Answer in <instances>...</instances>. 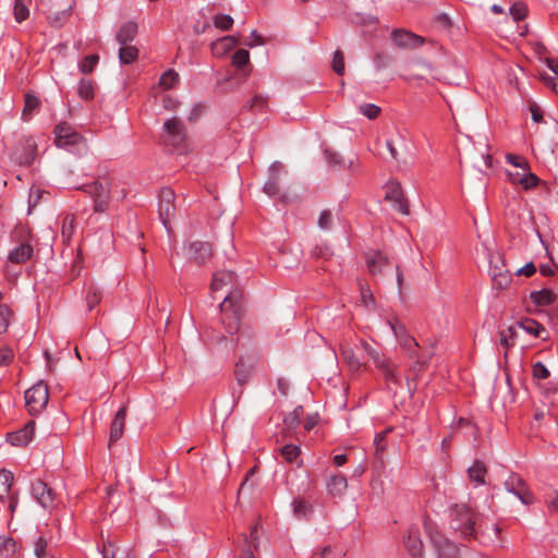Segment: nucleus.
I'll return each instance as SVG.
<instances>
[{"instance_id":"nucleus-1","label":"nucleus","mask_w":558,"mask_h":558,"mask_svg":"<svg viewBox=\"0 0 558 558\" xmlns=\"http://www.w3.org/2000/svg\"><path fill=\"white\" fill-rule=\"evenodd\" d=\"M221 322L230 333L240 332L243 320V298L239 290L230 292L220 304Z\"/></svg>"},{"instance_id":"nucleus-2","label":"nucleus","mask_w":558,"mask_h":558,"mask_svg":"<svg viewBox=\"0 0 558 558\" xmlns=\"http://www.w3.org/2000/svg\"><path fill=\"white\" fill-rule=\"evenodd\" d=\"M11 238L13 241L21 242V244L9 253L8 259L13 264L25 263L33 255V247L28 243L31 231L25 226L19 225L11 233Z\"/></svg>"},{"instance_id":"nucleus-3","label":"nucleus","mask_w":558,"mask_h":558,"mask_svg":"<svg viewBox=\"0 0 558 558\" xmlns=\"http://www.w3.org/2000/svg\"><path fill=\"white\" fill-rule=\"evenodd\" d=\"M475 520L471 509L465 505H457L451 510L450 526L463 537L473 536L476 533Z\"/></svg>"},{"instance_id":"nucleus-4","label":"nucleus","mask_w":558,"mask_h":558,"mask_svg":"<svg viewBox=\"0 0 558 558\" xmlns=\"http://www.w3.org/2000/svg\"><path fill=\"white\" fill-rule=\"evenodd\" d=\"M425 531L434 545L438 558H459L457 546L446 538L430 521H425Z\"/></svg>"},{"instance_id":"nucleus-5","label":"nucleus","mask_w":558,"mask_h":558,"mask_svg":"<svg viewBox=\"0 0 558 558\" xmlns=\"http://www.w3.org/2000/svg\"><path fill=\"white\" fill-rule=\"evenodd\" d=\"M48 400V387L41 380L25 391V402L31 414L40 413L46 408Z\"/></svg>"},{"instance_id":"nucleus-6","label":"nucleus","mask_w":558,"mask_h":558,"mask_svg":"<svg viewBox=\"0 0 558 558\" xmlns=\"http://www.w3.org/2000/svg\"><path fill=\"white\" fill-rule=\"evenodd\" d=\"M56 144L60 148L77 145L82 136L66 122L59 123L54 129Z\"/></svg>"},{"instance_id":"nucleus-7","label":"nucleus","mask_w":558,"mask_h":558,"mask_svg":"<svg viewBox=\"0 0 558 558\" xmlns=\"http://www.w3.org/2000/svg\"><path fill=\"white\" fill-rule=\"evenodd\" d=\"M506 489L513 494L523 505H530L533 496L525 482L517 474H511L505 482Z\"/></svg>"},{"instance_id":"nucleus-8","label":"nucleus","mask_w":558,"mask_h":558,"mask_svg":"<svg viewBox=\"0 0 558 558\" xmlns=\"http://www.w3.org/2000/svg\"><path fill=\"white\" fill-rule=\"evenodd\" d=\"M391 40L397 47L402 49H415L425 43L423 37L402 28L395 29L391 33Z\"/></svg>"},{"instance_id":"nucleus-9","label":"nucleus","mask_w":558,"mask_h":558,"mask_svg":"<svg viewBox=\"0 0 558 558\" xmlns=\"http://www.w3.org/2000/svg\"><path fill=\"white\" fill-rule=\"evenodd\" d=\"M174 192L169 187L162 189L159 194V218L167 229L174 213Z\"/></svg>"},{"instance_id":"nucleus-10","label":"nucleus","mask_w":558,"mask_h":558,"mask_svg":"<svg viewBox=\"0 0 558 558\" xmlns=\"http://www.w3.org/2000/svg\"><path fill=\"white\" fill-rule=\"evenodd\" d=\"M32 495L44 508H50L54 502V494L45 482L37 480L32 484Z\"/></svg>"},{"instance_id":"nucleus-11","label":"nucleus","mask_w":558,"mask_h":558,"mask_svg":"<svg viewBox=\"0 0 558 558\" xmlns=\"http://www.w3.org/2000/svg\"><path fill=\"white\" fill-rule=\"evenodd\" d=\"M386 199L392 204V207L403 215L409 214V206L404 199L403 193L398 184H390L386 192Z\"/></svg>"},{"instance_id":"nucleus-12","label":"nucleus","mask_w":558,"mask_h":558,"mask_svg":"<svg viewBox=\"0 0 558 558\" xmlns=\"http://www.w3.org/2000/svg\"><path fill=\"white\" fill-rule=\"evenodd\" d=\"M111 182L108 178H99L98 180L85 184L80 189L87 193L93 199L99 198L100 196H105L110 194Z\"/></svg>"},{"instance_id":"nucleus-13","label":"nucleus","mask_w":558,"mask_h":558,"mask_svg":"<svg viewBox=\"0 0 558 558\" xmlns=\"http://www.w3.org/2000/svg\"><path fill=\"white\" fill-rule=\"evenodd\" d=\"M211 253V245L202 241L192 242L187 250L189 258L194 259L198 264L204 263L207 258H209Z\"/></svg>"},{"instance_id":"nucleus-14","label":"nucleus","mask_w":558,"mask_h":558,"mask_svg":"<svg viewBox=\"0 0 558 558\" xmlns=\"http://www.w3.org/2000/svg\"><path fill=\"white\" fill-rule=\"evenodd\" d=\"M126 417V407H122L114 415V418L111 423L110 435H109V444L111 447L116 441H118L124 432Z\"/></svg>"},{"instance_id":"nucleus-15","label":"nucleus","mask_w":558,"mask_h":558,"mask_svg":"<svg viewBox=\"0 0 558 558\" xmlns=\"http://www.w3.org/2000/svg\"><path fill=\"white\" fill-rule=\"evenodd\" d=\"M35 429V423L33 421L28 422L24 428L8 434V441L12 446H26L33 438Z\"/></svg>"},{"instance_id":"nucleus-16","label":"nucleus","mask_w":558,"mask_h":558,"mask_svg":"<svg viewBox=\"0 0 558 558\" xmlns=\"http://www.w3.org/2000/svg\"><path fill=\"white\" fill-rule=\"evenodd\" d=\"M238 38L234 36H225L211 44V52L217 58L226 57L236 46Z\"/></svg>"},{"instance_id":"nucleus-17","label":"nucleus","mask_w":558,"mask_h":558,"mask_svg":"<svg viewBox=\"0 0 558 558\" xmlns=\"http://www.w3.org/2000/svg\"><path fill=\"white\" fill-rule=\"evenodd\" d=\"M369 357L374 364L383 372V375L387 380L393 383L399 381V376L395 373L393 366L388 361H386L377 350H374Z\"/></svg>"},{"instance_id":"nucleus-18","label":"nucleus","mask_w":558,"mask_h":558,"mask_svg":"<svg viewBox=\"0 0 558 558\" xmlns=\"http://www.w3.org/2000/svg\"><path fill=\"white\" fill-rule=\"evenodd\" d=\"M165 130L171 137V142L173 145H179L184 141V137H185L184 126L179 119L173 118V119L166 121Z\"/></svg>"},{"instance_id":"nucleus-19","label":"nucleus","mask_w":558,"mask_h":558,"mask_svg":"<svg viewBox=\"0 0 558 558\" xmlns=\"http://www.w3.org/2000/svg\"><path fill=\"white\" fill-rule=\"evenodd\" d=\"M388 265V259L380 252H369L366 254V266L369 272L380 274Z\"/></svg>"},{"instance_id":"nucleus-20","label":"nucleus","mask_w":558,"mask_h":558,"mask_svg":"<svg viewBox=\"0 0 558 558\" xmlns=\"http://www.w3.org/2000/svg\"><path fill=\"white\" fill-rule=\"evenodd\" d=\"M518 327L536 338L545 339L548 335L544 326L532 318H524L518 323Z\"/></svg>"},{"instance_id":"nucleus-21","label":"nucleus","mask_w":558,"mask_h":558,"mask_svg":"<svg viewBox=\"0 0 558 558\" xmlns=\"http://www.w3.org/2000/svg\"><path fill=\"white\" fill-rule=\"evenodd\" d=\"M137 34V24L134 22H126L122 24L117 32L116 39L120 45L133 41Z\"/></svg>"},{"instance_id":"nucleus-22","label":"nucleus","mask_w":558,"mask_h":558,"mask_svg":"<svg viewBox=\"0 0 558 558\" xmlns=\"http://www.w3.org/2000/svg\"><path fill=\"white\" fill-rule=\"evenodd\" d=\"M235 276L232 271L221 270L215 272L210 283V290L217 292L226 286L233 284Z\"/></svg>"},{"instance_id":"nucleus-23","label":"nucleus","mask_w":558,"mask_h":558,"mask_svg":"<svg viewBox=\"0 0 558 558\" xmlns=\"http://www.w3.org/2000/svg\"><path fill=\"white\" fill-rule=\"evenodd\" d=\"M283 166L279 161H275L269 167V173L270 178L269 180L264 184V191L270 195L274 196L279 192V186L277 182V173H279L282 170Z\"/></svg>"},{"instance_id":"nucleus-24","label":"nucleus","mask_w":558,"mask_h":558,"mask_svg":"<svg viewBox=\"0 0 558 558\" xmlns=\"http://www.w3.org/2000/svg\"><path fill=\"white\" fill-rule=\"evenodd\" d=\"M469 478L471 482L475 484V486L484 485L485 484V476L487 474L486 466L481 461H475L469 469H468Z\"/></svg>"},{"instance_id":"nucleus-25","label":"nucleus","mask_w":558,"mask_h":558,"mask_svg":"<svg viewBox=\"0 0 558 558\" xmlns=\"http://www.w3.org/2000/svg\"><path fill=\"white\" fill-rule=\"evenodd\" d=\"M348 487L347 478L341 475H332L327 482V488L329 494L332 496H340L342 495Z\"/></svg>"},{"instance_id":"nucleus-26","label":"nucleus","mask_w":558,"mask_h":558,"mask_svg":"<svg viewBox=\"0 0 558 558\" xmlns=\"http://www.w3.org/2000/svg\"><path fill=\"white\" fill-rule=\"evenodd\" d=\"M555 293L550 289H542L538 291H533L530 294V299L533 303L538 306L549 305L555 301Z\"/></svg>"},{"instance_id":"nucleus-27","label":"nucleus","mask_w":558,"mask_h":558,"mask_svg":"<svg viewBox=\"0 0 558 558\" xmlns=\"http://www.w3.org/2000/svg\"><path fill=\"white\" fill-rule=\"evenodd\" d=\"M240 86V80L233 75H226L217 78V90L220 94H228Z\"/></svg>"},{"instance_id":"nucleus-28","label":"nucleus","mask_w":558,"mask_h":558,"mask_svg":"<svg viewBox=\"0 0 558 558\" xmlns=\"http://www.w3.org/2000/svg\"><path fill=\"white\" fill-rule=\"evenodd\" d=\"M119 60L123 64H131L138 58V49L135 46L124 44L120 45Z\"/></svg>"},{"instance_id":"nucleus-29","label":"nucleus","mask_w":558,"mask_h":558,"mask_svg":"<svg viewBox=\"0 0 558 558\" xmlns=\"http://www.w3.org/2000/svg\"><path fill=\"white\" fill-rule=\"evenodd\" d=\"M341 355L352 371H359L361 368L362 363L355 356L353 349L349 344L341 343Z\"/></svg>"},{"instance_id":"nucleus-30","label":"nucleus","mask_w":558,"mask_h":558,"mask_svg":"<svg viewBox=\"0 0 558 558\" xmlns=\"http://www.w3.org/2000/svg\"><path fill=\"white\" fill-rule=\"evenodd\" d=\"M25 155L16 156V161L21 165H29L36 157V143L33 138L24 141Z\"/></svg>"},{"instance_id":"nucleus-31","label":"nucleus","mask_w":558,"mask_h":558,"mask_svg":"<svg viewBox=\"0 0 558 558\" xmlns=\"http://www.w3.org/2000/svg\"><path fill=\"white\" fill-rule=\"evenodd\" d=\"M39 105H40V100L36 96H34L32 94H27L25 96V104H24V108L22 111V119L25 121L29 120L33 112L38 110Z\"/></svg>"},{"instance_id":"nucleus-32","label":"nucleus","mask_w":558,"mask_h":558,"mask_svg":"<svg viewBox=\"0 0 558 558\" xmlns=\"http://www.w3.org/2000/svg\"><path fill=\"white\" fill-rule=\"evenodd\" d=\"M179 74L174 70L169 69L160 76L159 86L163 89H171L175 87L179 84Z\"/></svg>"},{"instance_id":"nucleus-33","label":"nucleus","mask_w":558,"mask_h":558,"mask_svg":"<svg viewBox=\"0 0 558 558\" xmlns=\"http://www.w3.org/2000/svg\"><path fill=\"white\" fill-rule=\"evenodd\" d=\"M13 478L12 472L8 470L0 471V499H4L9 496Z\"/></svg>"},{"instance_id":"nucleus-34","label":"nucleus","mask_w":558,"mask_h":558,"mask_svg":"<svg viewBox=\"0 0 558 558\" xmlns=\"http://www.w3.org/2000/svg\"><path fill=\"white\" fill-rule=\"evenodd\" d=\"M16 542L7 536H0V554L7 558L15 556L17 553Z\"/></svg>"},{"instance_id":"nucleus-35","label":"nucleus","mask_w":558,"mask_h":558,"mask_svg":"<svg viewBox=\"0 0 558 558\" xmlns=\"http://www.w3.org/2000/svg\"><path fill=\"white\" fill-rule=\"evenodd\" d=\"M492 279L495 287L499 289H505L508 287L510 282V276L508 270L506 269L505 264L501 263V267L498 271L492 272Z\"/></svg>"},{"instance_id":"nucleus-36","label":"nucleus","mask_w":558,"mask_h":558,"mask_svg":"<svg viewBox=\"0 0 558 558\" xmlns=\"http://www.w3.org/2000/svg\"><path fill=\"white\" fill-rule=\"evenodd\" d=\"M101 299L102 290L94 284H90L86 293V304L88 310L92 311L95 308V306L100 303Z\"/></svg>"},{"instance_id":"nucleus-37","label":"nucleus","mask_w":558,"mask_h":558,"mask_svg":"<svg viewBox=\"0 0 558 558\" xmlns=\"http://www.w3.org/2000/svg\"><path fill=\"white\" fill-rule=\"evenodd\" d=\"M34 554L36 558H54L51 549L48 546L47 539L38 537L34 546Z\"/></svg>"},{"instance_id":"nucleus-38","label":"nucleus","mask_w":558,"mask_h":558,"mask_svg":"<svg viewBox=\"0 0 558 558\" xmlns=\"http://www.w3.org/2000/svg\"><path fill=\"white\" fill-rule=\"evenodd\" d=\"M302 414H303L302 407H296L292 412L288 413L283 418V423H284L286 427L290 430L295 429L301 422Z\"/></svg>"},{"instance_id":"nucleus-39","label":"nucleus","mask_w":558,"mask_h":558,"mask_svg":"<svg viewBox=\"0 0 558 558\" xmlns=\"http://www.w3.org/2000/svg\"><path fill=\"white\" fill-rule=\"evenodd\" d=\"M386 147L390 153V156L395 160H399L401 147H405V143L402 136H397V138H391L386 142Z\"/></svg>"},{"instance_id":"nucleus-40","label":"nucleus","mask_w":558,"mask_h":558,"mask_svg":"<svg viewBox=\"0 0 558 558\" xmlns=\"http://www.w3.org/2000/svg\"><path fill=\"white\" fill-rule=\"evenodd\" d=\"M13 13L15 21L21 23L28 17L29 10L23 0H15Z\"/></svg>"},{"instance_id":"nucleus-41","label":"nucleus","mask_w":558,"mask_h":558,"mask_svg":"<svg viewBox=\"0 0 558 558\" xmlns=\"http://www.w3.org/2000/svg\"><path fill=\"white\" fill-rule=\"evenodd\" d=\"M281 456L287 462L296 461L298 457L301 453L300 447L296 445H286L281 448Z\"/></svg>"},{"instance_id":"nucleus-42","label":"nucleus","mask_w":558,"mask_h":558,"mask_svg":"<svg viewBox=\"0 0 558 558\" xmlns=\"http://www.w3.org/2000/svg\"><path fill=\"white\" fill-rule=\"evenodd\" d=\"M78 96L82 99L89 100L94 97V85L92 81L81 80L78 84Z\"/></svg>"},{"instance_id":"nucleus-43","label":"nucleus","mask_w":558,"mask_h":558,"mask_svg":"<svg viewBox=\"0 0 558 558\" xmlns=\"http://www.w3.org/2000/svg\"><path fill=\"white\" fill-rule=\"evenodd\" d=\"M74 231V217L66 215L62 220L61 235L64 241H69Z\"/></svg>"},{"instance_id":"nucleus-44","label":"nucleus","mask_w":558,"mask_h":558,"mask_svg":"<svg viewBox=\"0 0 558 558\" xmlns=\"http://www.w3.org/2000/svg\"><path fill=\"white\" fill-rule=\"evenodd\" d=\"M405 546H407L410 555L413 558H416L417 556H420L421 550H422V542L418 537L409 535V537L405 542Z\"/></svg>"},{"instance_id":"nucleus-45","label":"nucleus","mask_w":558,"mask_h":558,"mask_svg":"<svg viewBox=\"0 0 558 558\" xmlns=\"http://www.w3.org/2000/svg\"><path fill=\"white\" fill-rule=\"evenodd\" d=\"M292 506L294 515L300 519L306 518L312 510V507L304 500H294Z\"/></svg>"},{"instance_id":"nucleus-46","label":"nucleus","mask_w":558,"mask_h":558,"mask_svg":"<svg viewBox=\"0 0 558 558\" xmlns=\"http://www.w3.org/2000/svg\"><path fill=\"white\" fill-rule=\"evenodd\" d=\"M359 112L366 118L374 120L376 119L380 113V108L375 104H363L359 106Z\"/></svg>"},{"instance_id":"nucleus-47","label":"nucleus","mask_w":558,"mask_h":558,"mask_svg":"<svg viewBox=\"0 0 558 558\" xmlns=\"http://www.w3.org/2000/svg\"><path fill=\"white\" fill-rule=\"evenodd\" d=\"M539 182V179L537 178L536 174L525 170L523 172V178L521 179V182H520V185L524 189V190H530L534 186H536Z\"/></svg>"},{"instance_id":"nucleus-48","label":"nucleus","mask_w":558,"mask_h":558,"mask_svg":"<svg viewBox=\"0 0 558 558\" xmlns=\"http://www.w3.org/2000/svg\"><path fill=\"white\" fill-rule=\"evenodd\" d=\"M99 61L97 54H89L83 59L80 69L83 73H90Z\"/></svg>"},{"instance_id":"nucleus-49","label":"nucleus","mask_w":558,"mask_h":558,"mask_svg":"<svg viewBox=\"0 0 558 558\" xmlns=\"http://www.w3.org/2000/svg\"><path fill=\"white\" fill-rule=\"evenodd\" d=\"M214 24L221 31H228L233 24V19L226 14H218L214 17Z\"/></svg>"},{"instance_id":"nucleus-50","label":"nucleus","mask_w":558,"mask_h":558,"mask_svg":"<svg viewBox=\"0 0 558 558\" xmlns=\"http://www.w3.org/2000/svg\"><path fill=\"white\" fill-rule=\"evenodd\" d=\"M456 428L464 429L465 434L469 436H472L473 438H476V436H477L476 426L472 422H470L465 418H462V417L459 418V421L457 422Z\"/></svg>"},{"instance_id":"nucleus-51","label":"nucleus","mask_w":558,"mask_h":558,"mask_svg":"<svg viewBox=\"0 0 558 558\" xmlns=\"http://www.w3.org/2000/svg\"><path fill=\"white\" fill-rule=\"evenodd\" d=\"M506 160L508 163L514 166L515 168H520L522 170H529V161L520 156L508 154L506 156Z\"/></svg>"},{"instance_id":"nucleus-52","label":"nucleus","mask_w":558,"mask_h":558,"mask_svg":"<svg viewBox=\"0 0 558 558\" xmlns=\"http://www.w3.org/2000/svg\"><path fill=\"white\" fill-rule=\"evenodd\" d=\"M317 225L322 230H325V231L330 230V228L332 226L331 213L329 210H323L319 215Z\"/></svg>"},{"instance_id":"nucleus-53","label":"nucleus","mask_w":558,"mask_h":558,"mask_svg":"<svg viewBox=\"0 0 558 558\" xmlns=\"http://www.w3.org/2000/svg\"><path fill=\"white\" fill-rule=\"evenodd\" d=\"M332 69L339 75H342L344 72V59L340 50H336L333 53Z\"/></svg>"},{"instance_id":"nucleus-54","label":"nucleus","mask_w":558,"mask_h":558,"mask_svg":"<svg viewBox=\"0 0 558 558\" xmlns=\"http://www.w3.org/2000/svg\"><path fill=\"white\" fill-rule=\"evenodd\" d=\"M527 9L523 3H514L510 8V15L513 17L514 21L523 20L526 16Z\"/></svg>"},{"instance_id":"nucleus-55","label":"nucleus","mask_w":558,"mask_h":558,"mask_svg":"<svg viewBox=\"0 0 558 558\" xmlns=\"http://www.w3.org/2000/svg\"><path fill=\"white\" fill-rule=\"evenodd\" d=\"M325 157L329 166L331 167H342L344 165L343 158L336 151H332L330 149L325 150Z\"/></svg>"},{"instance_id":"nucleus-56","label":"nucleus","mask_w":558,"mask_h":558,"mask_svg":"<svg viewBox=\"0 0 558 558\" xmlns=\"http://www.w3.org/2000/svg\"><path fill=\"white\" fill-rule=\"evenodd\" d=\"M11 310L7 305H0V333L7 331Z\"/></svg>"},{"instance_id":"nucleus-57","label":"nucleus","mask_w":558,"mask_h":558,"mask_svg":"<svg viewBox=\"0 0 558 558\" xmlns=\"http://www.w3.org/2000/svg\"><path fill=\"white\" fill-rule=\"evenodd\" d=\"M533 376L536 379H546L549 377V371L542 362H537L533 365Z\"/></svg>"},{"instance_id":"nucleus-58","label":"nucleus","mask_w":558,"mask_h":558,"mask_svg":"<svg viewBox=\"0 0 558 558\" xmlns=\"http://www.w3.org/2000/svg\"><path fill=\"white\" fill-rule=\"evenodd\" d=\"M110 202V194L100 196L99 198L94 199V210L96 213H104L107 210Z\"/></svg>"},{"instance_id":"nucleus-59","label":"nucleus","mask_w":558,"mask_h":558,"mask_svg":"<svg viewBox=\"0 0 558 558\" xmlns=\"http://www.w3.org/2000/svg\"><path fill=\"white\" fill-rule=\"evenodd\" d=\"M265 39L257 34L256 31H253L248 37H246V47L253 48L255 46H264Z\"/></svg>"},{"instance_id":"nucleus-60","label":"nucleus","mask_w":558,"mask_h":558,"mask_svg":"<svg viewBox=\"0 0 558 558\" xmlns=\"http://www.w3.org/2000/svg\"><path fill=\"white\" fill-rule=\"evenodd\" d=\"M400 341H401L402 347H404L408 350L409 355L411 357H414V355H415L414 349L418 347V344L415 341V339L410 338V337L404 335V337L401 338Z\"/></svg>"},{"instance_id":"nucleus-61","label":"nucleus","mask_w":558,"mask_h":558,"mask_svg":"<svg viewBox=\"0 0 558 558\" xmlns=\"http://www.w3.org/2000/svg\"><path fill=\"white\" fill-rule=\"evenodd\" d=\"M387 433L388 432H381V433L377 434L374 438V445H375V450H376L377 456H379L386 448L384 441H385Z\"/></svg>"},{"instance_id":"nucleus-62","label":"nucleus","mask_w":558,"mask_h":558,"mask_svg":"<svg viewBox=\"0 0 558 558\" xmlns=\"http://www.w3.org/2000/svg\"><path fill=\"white\" fill-rule=\"evenodd\" d=\"M360 290H361V298H362L363 304L366 307H369V305H373L374 304V298H373V294H372L371 290L367 287H364L362 284L360 287Z\"/></svg>"},{"instance_id":"nucleus-63","label":"nucleus","mask_w":558,"mask_h":558,"mask_svg":"<svg viewBox=\"0 0 558 558\" xmlns=\"http://www.w3.org/2000/svg\"><path fill=\"white\" fill-rule=\"evenodd\" d=\"M232 65L242 69L244 66V49L239 48L232 58Z\"/></svg>"},{"instance_id":"nucleus-64","label":"nucleus","mask_w":558,"mask_h":558,"mask_svg":"<svg viewBox=\"0 0 558 558\" xmlns=\"http://www.w3.org/2000/svg\"><path fill=\"white\" fill-rule=\"evenodd\" d=\"M426 363H427L426 359L417 357V360L411 366V373L413 374V378L412 379H414L418 375V373H421L423 371L424 365Z\"/></svg>"}]
</instances>
